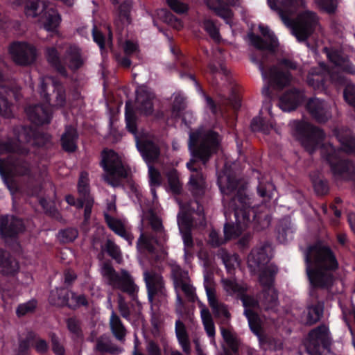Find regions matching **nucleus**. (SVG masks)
Segmentation results:
<instances>
[{
    "label": "nucleus",
    "instance_id": "393cba45",
    "mask_svg": "<svg viewBox=\"0 0 355 355\" xmlns=\"http://www.w3.org/2000/svg\"><path fill=\"white\" fill-rule=\"evenodd\" d=\"M137 94V107L139 110L145 115L151 114L153 110V94L144 87H140Z\"/></svg>",
    "mask_w": 355,
    "mask_h": 355
},
{
    "label": "nucleus",
    "instance_id": "37998d69",
    "mask_svg": "<svg viewBox=\"0 0 355 355\" xmlns=\"http://www.w3.org/2000/svg\"><path fill=\"white\" fill-rule=\"evenodd\" d=\"M219 255L229 273H232L239 266V261L236 254H229L227 252L222 250Z\"/></svg>",
    "mask_w": 355,
    "mask_h": 355
},
{
    "label": "nucleus",
    "instance_id": "69168bd1",
    "mask_svg": "<svg viewBox=\"0 0 355 355\" xmlns=\"http://www.w3.org/2000/svg\"><path fill=\"white\" fill-rule=\"evenodd\" d=\"M315 2L327 12H333L336 8V0H315Z\"/></svg>",
    "mask_w": 355,
    "mask_h": 355
},
{
    "label": "nucleus",
    "instance_id": "0e129e2a",
    "mask_svg": "<svg viewBox=\"0 0 355 355\" xmlns=\"http://www.w3.org/2000/svg\"><path fill=\"white\" fill-rule=\"evenodd\" d=\"M220 331L223 338L227 344L232 349V350H236V341L234 334L230 331L225 328H221Z\"/></svg>",
    "mask_w": 355,
    "mask_h": 355
},
{
    "label": "nucleus",
    "instance_id": "bb28decb",
    "mask_svg": "<svg viewBox=\"0 0 355 355\" xmlns=\"http://www.w3.org/2000/svg\"><path fill=\"white\" fill-rule=\"evenodd\" d=\"M61 18L56 10L46 8L39 18V22L49 32H56L60 23Z\"/></svg>",
    "mask_w": 355,
    "mask_h": 355
},
{
    "label": "nucleus",
    "instance_id": "49530a36",
    "mask_svg": "<svg viewBox=\"0 0 355 355\" xmlns=\"http://www.w3.org/2000/svg\"><path fill=\"white\" fill-rule=\"evenodd\" d=\"M18 141L19 144L24 143H31L34 140L36 135L33 130L31 128H21L18 133Z\"/></svg>",
    "mask_w": 355,
    "mask_h": 355
},
{
    "label": "nucleus",
    "instance_id": "aec40b11",
    "mask_svg": "<svg viewBox=\"0 0 355 355\" xmlns=\"http://www.w3.org/2000/svg\"><path fill=\"white\" fill-rule=\"evenodd\" d=\"M259 68L261 72L263 79L274 87L281 88L288 85L291 81L290 73L282 71L277 67L270 69L268 73L264 71L262 64H259Z\"/></svg>",
    "mask_w": 355,
    "mask_h": 355
},
{
    "label": "nucleus",
    "instance_id": "dca6fc26",
    "mask_svg": "<svg viewBox=\"0 0 355 355\" xmlns=\"http://www.w3.org/2000/svg\"><path fill=\"white\" fill-rule=\"evenodd\" d=\"M171 275L177 294V301L182 304V300L178 292L182 291L190 300H194L196 297L195 288L191 284L188 272L182 270L179 266H171Z\"/></svg>",
    "mask_w": 355,
    "mask_h": 355
},
{
    "label": "nucleus",
    "instance_id": "79ce46f5",
    "mask_svg": "<svg viewBox=\"0 0 355 355\" xmlns=\"http://www.w3.org/2000/svg\"><path fill=\"white\" fill-rule=\"evenodd\" d=\"M96 349L103 353L108 352L113 354H119L121 349L110 343L107 336H101L98 340Z\"/></svg>",
    "mask_w": 355,
    "mask_h": 355
},
{
    "label": "nucleus",
    "instance_id": "a878e982",
    "mask_svg": "<svg viewBox=\"0 0 355 355\" xmlns=\"http://www.w3.org/2000/svg\"><path fill=\"white\" fill-rule=\"evenodd\" d=\"M304 94L297 90L286 92L279 99V107L285 112L295 110L302 101Z\"/></svg>",
    "mask_w": 355,
    "mask_h": 355
},
{
    "label": "nucleus",
    "instance_id": "b1692460",
    "mask_svg": "<svg viewBox=\"0 0 355 355\" xmlns=\"http://www.w3.org/2000/svg\"><path fill=\"white\" fill-rule=\"evenodd\" d=\"M24 224L20 219L6 216L1 221L0 231L3 237H12L22 232Z\"/></svg>",
    "mask_w": 355,
    "mask_h": 355
},
{
    "label": "nucleus",
    "instance_id": "c85d7f7f",
    "mask_svg": "<svg viewBox=\"0 0 355 355\" xmlns=\"http://www.w3.org/2000/svg\"><path fill=\"white\" fill-rule=\"evenodd\" d=\"M325 51L329 60L336 67H340L347 73L355 74V66L349 61L347 57L343 56L336 51H329L327 49H325Z\"/></svg>",
    "mask_w": 355,
    "mask_h": 355
},
{
    "label": "nucleus",
    "instance_id": "c756f323",
    "mask_svg": "<svg viewBox=\"0 0 355 355\" xmlns=\"http://www.w3.org/2000/svg\"><path fill=\"white\" fill-rule=\"evenodd\" d=\"M64 63L72 70H76L83 65V60L77 46H69L64 57Z\"/></svg>",
    "mask_w": 355,
    "mask_h": 355
},
{
    "label": "nucleus",
    "instance_id": "052dcab7",
    "mask_svg": "<svg viewBox=\"0 0 355 355\" xmlns=\"http://www.w3.org/2000/svg\"><path fill=\"white\" fill-rule=\"evenodd\" d=\"M345 101L355 109V85H347L344 91Z\"/></svg>",
    "mask_w": 355,
    "mask_h": 355
},
{
    "label": "nucleus",
    "instance_id": "bf43d9fd",
    "mask_svg": "<svg viewBox=\"0 0 355 355\" xmlns=\"http://www.w3.org/2000/svg\"><path fill=\"white\" fill-rule=\"evenodd\" d=\"M93 202L94 200L90 196H88L87 198H80L78 202L77 207L82 208L85 206V218L86 220L90 216Z\"/></svg>",
    "mask_w": 355,
    "mask_h": 355
},
{
    "label": "nucleus",
    "instance_id": "f257e3e1",
    "mask_svg": "<svg viewBox=\"0 0 355 355\" xmlns=\"http://www.w3.org/2000/svg\"><path fill=\"white\" fill-rule=\"evenodd\" d=\"M218 183L223 196L225 216L226 218L234 212L235 223H226L224 233L227 239L239 236L245 230L251 221L257 216L254 209L249 206L250 199L244 193V189L239 186V182L234 178L225 175L218 178Z\"/></svg>",
    "mask_w": 355,
    "mask_h": 355
},
{
    "label": "nucleus",
    "instance_id": "c03bdc74",
    "mask_svg": "<svg viewBox=\"0 0 355 355\" xmlns=\"http://www.w3.org/2000/svg\"><path fill=\"white\" fill-rule=\"evenodd\" d=\"M78 189L80 198H87L89 195V178L86 172L81 173L78 184Z\"/></svg>",
    "mask_w": 355,
    "mask_h": 355
},
{
    "label": "nucleus",
    "instance_id": "473e14b6",
    "mask_svg": "<svg viewBox=\"0 0 355 355\" xmlns=\"http://www.w3.org/2000/svg\"><path fill=\"white\" fill-rule=\"evenodd\" d=\"M206 293L209 304L212 309L214 313L218 316L229 317V312L227 307L222 303H220L216 296L215 291L211 288L206 287Z\"/></svg>",
    "mask_w": 355,
    "mask_h": 355
},
{
    "label": "nucleus",
    "instance_id": "412c9836",
    "mask_svg": "<svg viewBox=\"0 0 355 355\" xmlns=\"http://www.w3.org/2000/svg\"><path fill=\"white\" fill-rule=\"evenodd\" d=\"M188 169L191 172L189 179V187L195 195L203 193L205 188V181L202 173L198 170V166L195 159H191L187 164Z\"/></svg>",
    "mask_w": 355,
    "mask_h": 355
},
{
    "label": "nucleus",
    "instance_id": "39448f33",
    "mask_svg": "<svg viewBox=\"0 0 355 355\" xmlns=\"http://www.w3.org/2000/svg\"><path fill=\"white\" fill-rule=\"evenodd\" d=\"M336 135L340 144V149L336 150L329 144L322 147V153L329 163L334 175L336 177H345L351 165L341 159L340 153L342 151L355 153V137L348 129H342Z\"/></svg>",
    "mask_w": 355,
    "mask_h": 355
},
{
    "label": "nucleus",
    "instance_id": "f704fd0d",
    "mask_svg": "<svg viewBox=\"0 0 355 355\" xmlns=\"http://www.w3.org/2000/svg\"><path fill=\"white\" fill-rule=\"evenodd\" d=\"M77 138L78 135L76 129L71 126L67 127L61 138L62 148L66 151H74L76 148Z\"/></svg>",
    "mask_w": 355,
    "mask_h": 355
},
{
    "label": "nucleus",
    "instance_id": "6e6d98bb",
    "mask_svg": "<svg viewBox=\"0 0 355 355\" xmlns=\"http://www.w3.org/2000/svg\"><path fill=\"white\" fill-rule=\"evenodd\" d=\"M78 236V232L75 229H67L59 232L58 238L63 243L73 241Z\"/></svg>",
    "mask_w": 355,
    "mask_h": 355
},
{
    "label": "nucleus",
    "instance_id": "4d7b16f0",
    "mask_svg": "<svg viewBox=\"0 0 355 355\" xmlns=\"http://www.w3.org/2000/svg\"><path fill=\"white\" fill-rule=\"evenodd\" d=\"M0 114L8 118L12 116L11 105L1 93H0Z\"/></svg>",
    "mask_w": 355,
    "mask_h": 355
},
{
    "label": "nucleus",
    "instance_id": "6e6552de",
    "mask_svg": "<svg viewBox=\"0 0 355 355\" xmlns=\"http://www.w3.org/2000/svg\"><path fill=\"white\" fill-rule=\"evenodd\" d=\"M222 283L223 288L227 294L241 297L249 326L251 330L259 336L261 331L260 320L254 312L259 306L258 302L250 296L243 295L244 288L239 285L234 279H223Z\"/></svg>",
    "mask_w": 355,
    "mask_h": 355
},
{
    "label": "nucleus",
    "instance_id": "2eb2a0df",
    "mask_svg": "<svg viewBox=\"0 0 355 355\" xmlns=\"http://www.w3.org/2000/svg\"><path fill=\"white\" fill-rule=\"evenodd\" d=\"M144 277L150 302L163 301L166 296V291L162 275L155 272L145 271Z\"/></svg>",
    "mask_w": 355,
    "mask_h": 355
},
{
    "label": "nucleus",
    "instance_id": "8fccbe9b",
    "mask_svg": "<svg viewBox=\"0 0 355 355\" xmlns=\"http://www.w3.org/2000/svg\"><path fill=\"white\" fill-rule=\"evenodd\" d=\"M251 128L253 131H261L266 134L269 132V128H272V123L266 124L262 117L258 116L252 120Z\"/></svg>",
    "mask_w": 355,
    "mask_h": 355
},
{
    "label": "nucleus",
    "instance_id": "774afa93",
    "mask_svg": "<svg viewBox=\"0 0 355 355\" xmlns=\"http://www.w3.org/2000/svg\"><path fill=\"white\" fill-rule=\"evenodd\" d=\"M148 355H162L159 347L153 341H149L146 346Z\"/></svg>",
    "mask_w": 355,
    "mask_h": 355
},
{
    "label": "nucleus",
    "instance_id": "a19ab883",
    "mask_svg": "<svg viewBox=\"0 0 355 355\" xmlns=\"http://www.w3.org/2000/svg\"><path fill=\"white\" fill-rule=\"evenodd\" d=\"M200 315L208 336L211 337L213 340L212 342L214 343L215 327L209 310L207 308H202L200 311Z\"/></svg>",
    "mask_w": 355,
    "mask_h": 355
},
{
    "label": "nucleus",
    "instance_id": "2f4dec72",
    "mask_svg": "<svg viewBox=\"0 0 355 355\" xmlns=\"http://www.w3.org/2000/svg\"><path fill=\"white\" fill-rule=\"evenodd\" d=\"M175 331L178 343L182 347V351L186 354H189L191 352V344L189 335L184 324L180 320L175 322Z\"/></svg>",
    "mask_w": 355,
    "mask_h": 355
},
{
    "label": "nucleus",
    "instance_id": "20e7f679",
    "mask_svg": "<svg viewBox=\"0 0 355 355\" xmlns=\"http://www.w3.org/2000/svg\"><path fill=\"white\" fill-rule=\"evenodd\" d=\"M270 247L262 244L254 248L248 257V266L252 272L258 273L259 282L263 286L261 302L266 309H274L277 305V295L272 286L274 276L277 272L275 266L270 264Z\"/></svg>",
    "mask_w": 355,
    "mask_h": 355
},
{
    "label": "nucleus",
    "instance_id": "7ed1b4c3",
    "mask_svg": "<svg viewBox=\"0 0 355 355\" xmlns=\"http://www.w3.org/2000/svg\"><path fill=\"white\" fill-rule=\"evenodd\" d=\"M268 1L272 9L278 10L284 24L291 28L293 35L300 41L305 40L318 25V17L309 10L300 13L295 21L292 20V15L304 7V0H268Z\"/></svg>",
    "mask_w": 355,
    "mask_h": 355
},
{
    "label": "nucleus",
    "instance_id": "338daca9",
    "mask_svg": "<svg viewBox=\"0 0 355 355\" xmlns=\"http://www.w3.org/2000/svg\"><path fill=\"white\" fill-rule=\"evenodd\" d=\"M315 191L319 195H324L328 191V187L325 182L318 180L313 182Z\"/></svg>",
    "mask_w": 355,
    "mask_h": 355
},
{
    "label": "nucleus",
    "instance_id": "09e8293b",
    "mask_svg": "<svg viewBox=\"0 0 355 355\" xmlns=\"http://www.w3.org/2000/svg\"><path fill=\"white\" fill-rule=\"evenodd\" d=\"M107 253L118 263L122 261L121 252L119 247L111 240H107L105 244Z\"/></svg>",
    "mask_w": 355,
    "mask_h": 355
},
{
    "label": "nucleus",
    "instance_id": "9b49d317",
    "mask_svg": "<svg viewBox=\"0 0 355 355\" xmlns=\"http://www.w3.org/2000/svg\"><path fill=\"white\" fill-rule=\"evenodd\" d=\"M101 272L106 283L114 288L120 289L131 296H134L138 291V287L125 270H121L120 275L110 264L104 263L101 267Z\"/></svg>",
    "mask_w": 355,
    "mask_h": 355
},
{
    "label": "nucleus",
    "instance_id": "c9c22d12",
    "mask_svg": "<svg viewBox=\"0 0 355 355\" xmlns=\"http://www.w3.org/2000/svg\"><path fill=\"white\" fill-rule=\"evenodd\" d=\"M178 225L180 231L182 234V239L184 245V255L187 258L189 255L191 254L189 249L193 246V240L188 227H189V224L187 223L183 218H182L180 215L178 216Z\"/></svg>",
    "mask_w": 355,
    "mask_h": 355
},
{
    "label": "nucleus",
    "instance_id": "ea45409f",
    "mask_svg": "<svg viewBox=\"0 0 355 355\" xmlns=\"http://www.w3.org/2000/svg\"><path fill=\"white\" fill-rule=\"evenodd\" d=\"M46 58L48 62L62 74H65L64 67L62 64L57 49L55 47H48L46 49Z\"/></svg>",
    "mask_w": 355,
    "mask_h": 355
},
{
    "label": "nucleus",
    "instance_id": "603ef678",
    "mask_svg": "<svg viewBox=\"0 0 355 355\" xmlns=\"http://www.w3.org/2000/svg\"><path fill=\"white\" fill-rule=\"evenodd\" d=\"M15 151L24 153V150L20 148L19 144H13L11 141L0 142V155L6 153Z\"/></svg>",
    "mask_w": 355,
    "mask_h": 355
},
{
    "label": "nucleus",
    "instance_id": "6ab92c4d",
    "mask_svg": "<svg viewBox=\"0 0 355 355\" xmlns=\"http://www.w3.org/2000/svg\"><path fill=\"white\" fill-rule=\"evenodd\" d=\"M259 28L263 36L266 37V41L263 40L260 37L253 33H250L248 37L251 44L260 50L273 51L277 46V40L273 33L268 27L262 25H260Z\"/></svg>",
    "mask_w": 355,
    "mask_h": 355
},
{
    "label": "nucleus",
    "instance_id": "a211bd4d",
    "mask_svg": "<svg viewBox=\"0 0 355 355\" xmlns=\"http://www.w3.org/2000/svg\"><path fill=\"white\" fill-rule=\"evenodd\" d=\"M309 337L307 350L310 354L319 352L318 347L320 345L327 347L330 343L329 329L325 326H321L312 330L309 333Z\"/></svg>",
    "mask_w": 355,
    "mask_h": 355
},
{
    "label": "nucleus",
    "instance_id": "e433bc0d",
    "mask_svg": "<svg viewBox=\"0 0 355 355\" xmlns=\"http://www.w3.org/2000/svg\"><path fill=\"white\" fill-rule=\"evenodd\" d=\"M70 293L65 288L55 289L51 292L49 301L52 304L57 306H71L70 302Z\"/></svg>",
    "mask_w": 355,
    "mask_h": 355
},
{
    "label": "nucleus",
    "instance_id": "f8f14e48",
    "mask_svg": "<svg viewBox=\"0 0 355 355\" xmlns=\"http://www.w3.org/2000/svg\"><path fill=\"white\" fill-rule=\"evenodd\" d=\"M295 135L309 153L316 149L324 136L321 130L304 121L295 123Z\"/></svg>",
    "mask_w": 355,
    "mask_h": 355
},
{
    "label": "nucleus",
    "instance_id": "680f3d73",
    "mask_svg": "<svg viewBox=\"0 0 355 355\" xmlns=\"http://www.w3.org/2000/svg\"><path fill=\"white\" fill-rule=\"evenodd\" d=\"M148 175L150 178V184L152 187H158L161 184L160 173L152 166H148Z\"/></svg>",
    "mask_w": 355,
    "mask_h": 355
},
{
    "label": "nucleus",
    "instance_id": "1a4fd4ad",
    "mask_svg": "<svg viewBox=\"0 0 355 355\" xmlns=\"http://www.w3.org/2000/svg\"><path fill=\"white\" fill-rule=\"evenodd\" d=\"M125 121L127 128L135 135L137 149L144 160L147 163L154 162L159 155V150L150 137L147 135L138 136L136 134L135 116L129 103L125 104Z\"/></svg>",
    "mask_w": 355,
    "mask_h": 355
},
{
    "label": "nucleus",
    "instance_id": "58836bf2",
    "mask_svg": "<svg viewBox=\"0 0 355 355\" xmlns=\"http://www.w3.org/2000/svg\"><path fill=\"white\" fill-rule=\"evenodd\" d=\"M110 326L113 335L119 340H122L126 333V330L122 324L120 318L112 311L110 320Z\"/></svg>",
    "mask_w": 355,
    "mask_h": 355
},
{
    "label": "nucleus",
    "instance_id": "ddd939ff",
    "mask_svg": "<svg viewBox=\"0 0 355 355\" xmlns=\"http://www.w3.org/2000/svg\"><path fill=\"white\" fill-rule=\"evenodd\" d=\"M40 95L52 105L62 107L66 104L65 90L63 86L51 77L44 78L40 83Z\"/></svg>",
    "mask_w": 355,
    "mask_h": 355
},
{
    "label": "nucleus",
    "instance_id": "5701e85b",
    "mask_svg": "<svg viewBox=\"0 0 355 355\" xmlns=\"http://www.w3.org/2000/svg\"><path fill=\"white\" fill-rule=\"evenodd\" d=\"M105 219L108 227L116 234L128 241L131 245L133 236L129 232L127 221L118 219L105 214Z\"/></svg>",
    "mask_w": 355,
    "mask_h": 355
},
{
    "label": "nucleus",
    "instance_id": "13d9d810",
    "mask_svg": "<svg viewBox=\"0 0 355 355\" xmlns=\"http://www.w3.org/2000/svg\"><path fill=\"white\" fill-rule=\"evenodd\" d=\"M166 1L171 9L178 14H182L188 10L187 4L180 0H166Z\"/></svg>",
    "mask_w": 355,
    "mask_h": 355
},
{
    "label": "nucleus",
    "instance_id": "423d86ee",
    "mask_svg": "<svg viewBox=\"0 0 355 355\" xmlns=\"http://www.w3.org/2000/svg\"><path fill=\"white\" fill-rule=\"evenodd\" d=\"M141 234L137 241L139 250L153 252L155 244L162 245L166 241V235L160 219L150 212L142 218Z\"/></svg>",
    "mask_w": 355,
    "mask_h": 355
},
{
    "label": "nucleus",
    "instance_id": "7c9ffc66",
    "mask_svg": "<svg viewBox=\"0 0 355 355\" xmlns=\"http://www.w3.org/2000/svg\"><path fill=\"white\" fill-rule=\"evenodd\" d=\"M205 3L217 16L224 19L226 23L230 24L232 12L225 3L220 0H206Z\"/></svg>",
    "mask_w": 355,
    "mask_h": 355
},
{
    "label": "nucleus",
    "instance_id": "e2e57ef3",
    "mask_svg": "<svg viewBox=\"0 0 355 355\" xmlns=\"http://www.w3.org/2000/svg\"><path fill=\"white\" fill-rule=\"evenodd\" d=\"M36 307V302L34 300L29 301L26 303L19 305L17 309V313L19 316L31 313Z\"/></svg>",
    "mask_w": 355,
    "mask_h": 355
},
{
    "label": "nucleus",
    "instance_id": "f03ea898",
    "mask_svg": "<svg viewBox=\"0 0 355 355\" xmlns=\"http://www.w3.org/2000/svg\"><path fill=\"white\" fill-rule=\"evenodd\" d=\"M306 272L310 284L315 288H329L334 282L333 272L338 268L336 257L327 245L316 244L304 252Z\"/></svg>",
    "mask_w": 355,
    "mask_h": 355
},
{
    "label": "nucleus",
    "instance_id": "0eeeda50",
    "mask_svg": "<svg viewBox=\"0 0 355 355\" xmlns=\"http://www.w3.org/2000/svg\"><path fill=\"white\" fill-rule=\"evenodd\" d=\"M219 141L216 133L199 129L189 135V147L193 155L205 164L209 157L218 150Z\"/></svg>",
    "mask_w": 355,
    "mask_h": 355
},
{
    "label": "nucleus",
    "instance_id": "a18cd8bd",
    "mask_svg": "<svg viewBox=\"0 0 355 355\" xmlns=\"http://www.w3.org/2000/svg\"><path fill=\"white\" fill-rule=\"evenodd\" d=\"M322 306L320 304L309 307L307 313L306 322L309 324L315 323L322 316Z\"/></svg>",
    "mask_w": 355,
    "mask_h": 355
},
{
    "label": "nucleus",
    "instance_id": "3c124183",
    "mask_svg": "<svg viewBox=\"0 0 355 355\" xmlns=\"http://www.w3.org/2000/svg\"><path fill=\"white\" fill-rule=\"evenodd\" d=\"M168 181L171 191L178 193L180 191L181 184L178 178L177 171L173 170L167 174Z\"/></svg>",
    "mask_w": 355,
    "mask_h": 355
},
{
    "label": "nucleus",
    "instance_id": "4c0bfd02",
    "mask_svg": "<svg viewBox=\"0 0 355 355\" xmlns=\"http://www.w3.org/2000/svg\"><path fill=\"white\" fill-rule=\"evenodd\" d=\"M6 169L13 175L24 176L28 175L30 173V166L28 163L22 160H15L6 164Z\"/></svg>",
    "mask_w": 355,
    "mask_h": 355
},
{
    "label": "nucleus",
    "instance_id": "9d476101",
    "mask_svg": "<svg viewBox=\"0 0 355 355\" xmlns=\"http://www.w3.org/2000/svg\"><path fill=\"white\" fill-rule=\"evenodd\" d=\"M101 166L105 172L103 180L112 187L118 186L120 179L127 176V171L120 157L112 150L102 152Z\"/></svg>",
    "mask_w": 355,
    "mask_h": 355
},
{
    "label": "nucleus",
    "instance_id": "864d4df0",
    "mask_svg": "<svg viewBox=\"0 0 355 355\" xmlns=\"http://www.w3.org/2000/svg\"><path fill=\"white\" fill-rule=\"evenodd\" d=\"M132 3L130 1L124 2L120 6L119 11V20L123 25L128 24L130 23L129 19V12L131 8Z\"/></svg>",
    "mask_w": 355,
    "mask_h": 355
},
{
    "label": "nucleus",
    "instance_id": "f3484780",
    "mask_svg": "<svg viewBox=\"0 0 355 355\" xmlns=\"http://www.w3.org/2000/svg\"><path fill=\"white\" fill-rule=\"evenodd\" d=\"M328 76L335 83L343 84L345 82L343 76L340 73L330 71L325 64H320L318 69H312L310 71L307 81L315 89L324 87V78Z\"/></svg>",
    "mask_w": 355,
    "mask_h": 355
},
{
    "label": "nucleus",
    "instance_id": "4be33fe9",
    "mask_svg": "<svg viewBox=\"0 0 355 355\" xmlns=\"http://www.w3.org/2000/svg\"><path fill=\"white\" fill-rule=\"evenodd\" d=\"M310 114L319 122H325L331 117L329 106L319 98H311L306 105Z\"/></svg>",
    "mask_w": 355,
    "mask_h": 355
},
{
    "label": "nucleus",
    "instance_id": "5fc2aeb1",
    "mask_svg": "<svg viewBox=\"0 0 355 355\" xmlns=\"http://www.w3.org/2000/svg\"><path fill=\"white\" fill-rule=\"evenodd\" d=\"M24 6L25 14L28 17L35 18L37 16L40 9L37 0H28Z\"/></svg>",
    "mask_w": 355,
    "mask_h": 355
},
{
    "label": "nucleus",
    "instance_id": "4468645a",
    "mask_svg": "<svg viewBox=\"0 0 355 355\" xmlns=\"http://www.w3.org/2000/svg\"><path fill=\"white\" fill-rule=\"evenodd\" d=\"M9 54L12 60L19 65H28L36 59L35 47L25 42H14L9 46Z\"/></svg>",
    "mask_w": 355,
    "mask_h": 355
},
{
    "label": "nucleus",
    "instance_id": "72a5a7b5",
    "mask_svg": "<svg viewBox=\"0 0 355 355\" xmlns=\"http://www.w3.org/2000/svg\"><path fill=\"white\" fill-rule=\"evenodd\" d=\"M18 269L17 262L11 259L6 252L0 250V271L4 274L11 275L16 272Z\"/></svg>",
    "mask_w": 355,
    "mask_h": 355
},
{
    "label": "nucleus",
    "instance_id": "de8ad7c7",
    "mask_svg": "<svg viewBox=\"0 0 355 355\" xmlns=\"http://www.w3.org/2000/svg\"><path fill=\"white\" fill-rule=\"evenodd\" d=\"M203 27L209 36L216 42L220 40L218 28L211 19H205L203 21Z\"/></svg>",
    "mask_w": 355,
    "mask_h": 355
},
{
    "label": "nucleus",
    "instance_id": "cd10ccee",
    "mask_svg": "<svg viewBox=\"0 0 355 355\" xmlns=\"http://www.w3.org/2000/svg\"><path fill=\"white\" fill-rule=\"evenodd\" d=\"M29 119L36 125H43L49 123L51 114L46 107L42 105L29 107L26 109Z\"/></svg>",
    "mask_w": 355,
    "mask_h": 355
}]
</instances>
